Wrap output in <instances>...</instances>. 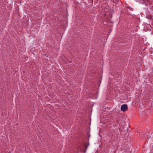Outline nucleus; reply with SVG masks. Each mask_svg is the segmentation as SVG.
<instances>
[{"label":"nucleus","instance_id":"nucleus-1","mask_svg":"<svg viewBox=\"0 0 153 153\" xmlns=\"http://www.w3.org/2000/svg\"><path fill=\"white\" fill-rule=\"evenodd\" d=\"M128 108L126 104H123L122 105L121 107V110L123 111H124Z\"/></svg>","mask_w":153,"mask_h":153},{"label":"nucleus","instance_id":"nucleus-2","mask_svg":"<svg viewBox=\"0 0 153 153\" xmlns=\"http://www.w3.org/2000/svg\"><path fill=\"white\" fill-rule=\"evenodd\" d=\"M127 11H132V9L131 7H127Z\"/></svg>","mask_w":153,"mask_h":153},{"label":"nucleus","instance_id":"nucleus-3","mask_svg":"<svg viewBox=\"0 0 153 153\" xmlns=\"http://www.w3.org/2000/svg\"><path fill=\"white\" fill-rule=\"evenodd\" d=\"M116 135H117V137H118V135H119V133H118V131H117V132H116Z\"/></svg>","mask_w":153,"mask_h":153}]
</instances>
